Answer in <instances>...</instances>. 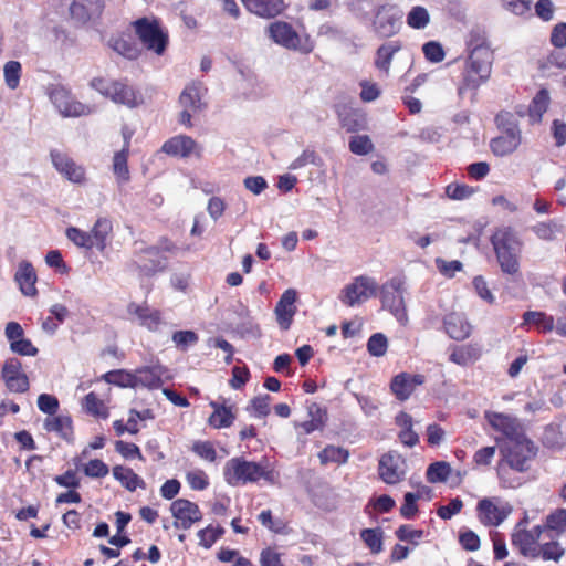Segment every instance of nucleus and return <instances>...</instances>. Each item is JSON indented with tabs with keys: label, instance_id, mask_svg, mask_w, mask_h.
Returning <instances> with one entry per match:
<instances>
[{
	"label": "nucleus",
	"instance_id": "nucleus-63",
	"mask_svg": "<svg viewBox=\"0 0 566 566\" xmlns=\"http://www.w3.org/2000/svg\"><path fill=\"white\" fill-rule=\"evenodd\" d=\"M10 349L21 356H35L39 349L28 338H20L15 342H11Z\"/></svg>",
	"mask_w": 566,
	"mask_h": 566
},
{
	"label": "nucleus",
	"instance_id": "nucleus-20",
	"mask_svg": "<svg viewBox=\"0 0 566 566\" xmlns=\"http://www.w3.org/2000/svg\"><path fill=\"white\" fill-rule=\"evenodd\" d=\"M467 56L494 61V51L484 29L473 28L465 39Z\"/></svg>",
	"mask_w": 566,
	"mask_h": 566
},
{
	"label": "nucleus",
	"instance_id": "nucleus-19",
	"mask_svg": "<svg viewBox=\"0 0 566 566\" xmlns=\"http://www.w3.org/2000/svg\"><path fill=\"white\" fill-rule=\"evenodd\" d=\"M426 377L421 374L399 373L390 381V391L399 401L408 400L416 388L423 385Z\"/></svg>",
	"mask_w": 566,
	"mask_h": 566
},
{
	"label": "nucleus",
	"instance_id": "nucleus-5",
	"mask_svg": "<svg viewBox=\"0 0 566 566\" xmlns=\"http://www.w3.org/2000/svg\"><path fill=\"white\" fill-rule=\"evenodd\" d=\"M91 86L114 103L129 108L138 107L144 103L143 95L124 81L95 77L91 81Z\"/></svg>",
	"mask_w": 566,
	"mask_h": 566
},
{
	"label": "nucleus",
	"instance_id": "nucleus-50",
	"mask_svg": "<svg viewBox=\"0 0 566 566\" xmlns=\"http://www.w3.org/2000/svg\"><path fill=\"white\" fill-rule=\"evenodd\" d=\"M191 451L207 462H216L218 458L214 444L209 440L195 441Z\"/></svg>",
	"mask_w": 566,
	"mask_h": 566
},
{
	"label": "nucleus",
	"instance_id": "nucleus-28",
	"mask_svg": "<svg viewBox=\"0 0 566 566\" xmlns=\"http://www.w3.org/2000/svg\"><path fill=\"white\" fill-rule=\"evenodd\" d=\"M209 406L213 409L208 418V424L213 429L231 427L237 418L234 406H226L219 401H210Z\"/></svg>",
	"mask_w": 566,
	"mask_h": 566
},
{
	"label": "nucleus",
	"instance_id": "nucleus-2",
	"mask_svg": "<svg viewBox=\"0 0 566 566\" xmlns=\"http://www.w3.org/2000/svg\"><path fill=\"white\" fill-rule=\"evenodd\" d=\"M490 242L502 273L512 277L521 275L524 243L518 232L510 226L499 227L491 234Z\"/></svg>",
	"mask_w": 566,
	"mask_h": 566
},
{
	"label": "nucleus",
	"instance_id": "nucleus-23",
	"mask_svg": "<svg viewBox=\"0 0 566 566\" xmlns=\"http://www.w3.org/2000/svg\"><path fill=\"white\" fill-rule=\"evenodd\" d=\"M104 10L103 0H73L70 4V15L80 24L99 17Z\"/></svg>",
	"mask_w": 566,
	"mask_h": 566
},
{
	"label": "nucleus",
	"instance_id": "nucleus-22",
	"mask_svg": "<svg viewBox=\"0 0 566 566\" xmlns=\"http://www.w3.org/2000/svg\"><path fill=\"white\" fill-rule=\"evenodd\" d=\"M160 150L171 157L187 158L195 154L201 156V149L197 142L187 135H177L167 139Z\"/></svg>",
	"mask_w": 566,
	"mask_h": 566
},
{
	"label": "nucleus",
	"instance_id": "nucleus-13",
	"mask_svg": "<svg viewBox=\"0 0 566 566\" xmlns=\"http://www.w3.org/2000/svg\"><path fill=\"white\" fill-rule=\"evenodd\" d=\"M381 303L394 316L402 321L407 317V311L403 301V281L394 277L381 287Z\"/></svg>",
	"mask_w": 566,
	"mask_h": 566
},
{
	"label": "nucleus",
	"instance_id": "nucleus-62",
	"mask_svg": "<svg viewBox=\"0 0 566 566\" xmlns=\"http://www.w3.org/2000/svg\"><path fill=\"white\" fill-rule=\"evenodd\" d=\"M395 534L399 541L410 542L413 545H418L419 539L423 537L422 530H415L407 524L400 525Z\"/></svg>",
	"mask_w": 566,
	"mask_h": 566
},
{
	"label": "nucleus",
	"instance_id": "nucleus-57",
	"mask_svg": "<svg viewBox=\"0 0 566 566\" xmlns=\"http://www.w3.org/2000/svg\"><path fill=\"white\" fill-rule=\"evenodd\" d=\"M186 481L190 489L195 491H202L209 486V478L206 472L200 469L187 472Z\"/></svg>",
	"mask_w": 566,
	"mask_h": 566
},
{
	"label": "nucleus",
	"instance_id": "nucleus-25",
	"mask_svg": "<svg viewBox=\"0 0 566 566\" xmlns=\"http://www.w3.org/2000/svg\"><path fill=\"white\" fill-rule=\"evenodd\" d=\"M486 419L493 429L502 432L510 441L524 436L521 432V426L517 419L512 416L501 412H490L486 413Z\"/></svg>",
	"mask_w": 566,
	"mask_h": 566
},
{
	"label": "nucleus",
	"instance_id": "nucleus-33",
	"mask_svg": "<svg viewBox=\"0 0 566 566\" xmlns=\"http://www.w3.org/2000/svg\"><path fill=\"white\" fill-rule=\"evenodd\" d=\"M401 49L402 44L400 41H390L381 44L376 51L375 67L388 75L394 55Z\"/></svg>",
	"mask_w": 566,
	"mask_h": 566
},
{
	"label": "nucleus",
	"instance_id": "nucleus-34",
	"mask_svg": "<svg viewBox=\"0 0 566 566\" xmlns=\"http://www.w3.org/2000/svg\"><path fill=\"white\" fill-rule=\"evenodd\" d=\"M202 85L200 83L188 84L179 96V103L182 108H189L192 113H197L205 107L201 101Z\"/></svg>",
	"mask_w": 566,
	"mask_h": 566
},
{
	"label": "nucleus",
	"instance_id": "nucleus-24",
	"mask_svg": "<svg viewBox=\"0 0 566 566\" xmlns=\"http://www.w3.org/2000/svg\"><path fill=\"white\" fill-rule=\"evenodd\" d=\"M296 291L293 289H287L286 291L283 292L279 302L275 305L274 312L276 315L277 324L284 331L290 328L293 317L296 313Z\"/></svg>",
	"mask_w": 566,
	"mask_h": 566
},
{
	"label": "nucleus",
	"instance_id": "nucleus-15",
	"mask_svg": "<svg viewBox=\"0 0 566 566\" xmlns=\"http://www.w3.org/2000/svg\"><path fill=\"white\" fill-rule=\"evenodd\" d=\"M1 378L10 392L24 394L30 389L29 377L22 369V363L15 357L4 361Z\"/></svg>",
	"mask_w": 566,
	"mask_h": 566
},
{
	"label": "nucleus",
	"instance_id": "nucleus-44",
	"mask_svg": "<svg viewBox=\"0 0 566 566\" xmlns=\"http://www.w3.org/2000/svg\"><path fill=\"white\" fill-rule=\"evenodd\" d=\"M549 105V94L545 88L539 90L528 106V116L534 122H541Z\"/></svg>",
	"mask_w": 566,
	"mask_h": 566
},
{
	"label": "nucleus",
	"instance_id": "nucleus-27",
	"mask_svg": "<svg viewBox=\"0 0 566 566\" xmlns=\"http://www.w3.org/2000/svg\"><path fill=\"white\" fill-rule=\"evenodd\" d=\"M476 511L480 522L485 526L500 525L510 513V510L497 506L490 499L479 501Z\"/></svg>",
	"mask_w": 566,
	"mask_h": 566
},
{
	"label": "nucleus",
	"instance_id": "nucleus-7",
	"mask_svg": "<svg viewBox=\"0 0 566 566\" xmlns=\"http://www.w3.org/2000/svg\"><path fill=\"white\" fill-rule=\"evenodd\" d=\"M132 25L147 50L155 52L157 55H161L166 51L169 36L157 18H139Z\"/></svg>",
	"mask_w": 566,
	"mask_h": 566
},
{
	"label": "nucleus",
	"instance_id": "nucleus-48",
	"mask_svg": "<svg viewBox=\"0 0 566 566\" xmlns=\"http://www.w3.org/2000/svg\"><path fill=\"white\" fill-rule=\"evenodd\" d=\"M451 472L449 463L438 461L431 463L426 472V478L430 483L444 482L448 480Z\"/></svg>",
	"mask_w": 566,
	"mask_h": 566
},
{
	"label": "nucleus",
	"instance_id": "nucleus-35",
	"mask_svg": "<svg viewBox=\"0 0 566 566\" xmlns=\"http://www.w3.org/2000/svg\"><path fill=\"white\" fill-rule=\"evenodd\" d=\"M482 349L478 344H465L461 346H454L449 356L450 361L467 366L480 359Z\"/></svg>",
	"mask_w": 566,
	"mask_h": 566
},
{
	"label": "nucleus",
	"instance_id": "nucleus-54",
	"mask_svg": "<svg viewBox=\"0 0 566 566\" xmlns=\"http://www.w3.org/2000/svg\"><path fill=\"white\" fill-rule=\"evenodd\" d=\"M387 348L388 339L382 333L373 334L367 342V350L374 357H382Z\"/></svg>",
	"mask_w": 566,
	"mask_h": 566
},
{
	"label": "nucleus",
	"instance_id": "nucleus-40",
	"mask_svg": "<svg viewBox=\"0 0 566 566\" xmlns=\"http://www.w3.org/2000/svg\"><path fill=\"white\" fill-rule=\"evenodd\" d=\"M82 407L86 413L95 418L106 419L109 416L108 407L94 391L84 397Z\"/></svg>",
	"mask_w": 566,
	"mask_h": 566
},
{
	"label": "nucleus",
	"instance_id": "nucleus-1",
	"mask_svg": "<svg viewBox=\"0 0 566 566\" xmlns=\"http://www.w3.org/2000/svg\"><path fill=\"white\" fill-rule=\"evenodd\" d=\"M223 478L231 486L254 484L261 480L274 484L279 472L266 458L255 462L247 460L244 457H234L226 462Z\"/></svg>",
	"mask_w": 566,
	"mask_h": 566
},
{
	"label": "nucleus",
	"instance_id": "nucleus-53",
	"mask_svg": "<svg viewBox=\"0 0 566 566\" xmlns=\"http://www.w3.org/2000/svg\"><path fill=\"white\" fill-rule=\"evenodd\" d=\"M349 150L358 156H365L374 150V144L367 135H356L349 139Z\"/></svg>",
	"mask_w": 566,
	"mask_h": 566
},
{
	"label": "nucleus",
	"instance_id": "nucleus-6",
	"mask_svg": "<svg viewBox=\"0 0 566 566\" xmlns=\"http://www.w3.org/2000/svg\"><path fill=\"white\" fill-rule=\"evenodd\" d=\"M269 36L279 45L310 54L314 51L315 43L308 34L301 36L286 21H275L268 27Z\"/></svg>",
	"mask_w": 566,
	"mask_h": 566
},
{
	"label": "nucleus",
	"instance_id": "nucleus-18",
	"mask_svg": "<svg viewBox=\"0 0 566 566\" xmlns=\"http://www.w3.org/2000/svg\"><path fill=\"white\" fill-rule=\"evenodd\" d=\"M50 157L54 168L69 181L84 184L86 180L85 168L78 165L72 157L60 150H51Z\"/></svg>",
	"mask_w": 566,
	"mask_h": 566
},
{
	"label": "nucleus",
	"instance_id": "nucleus-51",
	"mask_svg": "<svg viewBox=\"0 0 566 566\" xmlns=\"http://www.w3.org/2000/svg\"><path fill=\"white\" fill-rule=\"evenodd\" d=\"M430 15L424 7L416 6L407 14V24L412 29H423L428 25Z\"/></svg>",
	"mask_w": 566,
	"mask_h": 566
},
{
	"label": "nucleus",
	"instance_id": "nucleus-39",
	"mask_svg": "<svg viewBox=\"0 0 566 566\" xmlns=\"http://www.w3.org/2000/svg\"><path fill=\"white\" fill-rule=\"evenodd\" d=\"M339 122L343 128L348 133H356L365 128V115L353 108H344L338 113Z\"/></svg>",
	"mask_w": 566,
	"mask_h": 566
},
{
	"label": "nucleus",
	"instance_id": "nucleus-11",
	"mask_svg": "<svg viewBox=\"0 0 566 566\" xmlns=\"http://www.w3.org/2000/svg\"><path fill=\"white\" fill-rule=\"evenodd\" d=\"M376 293L377 283L368 276L360 275L342 290L339 300L352 307L375 296Z\"/></svg>",
	"mask_w": 566,
	"mask_h": 566
},
{
	"label": "nucleus",
	"instance_id": "nucleus-26",
	"mask_svg": "<svg viewBox=\"0 0 566 566\" xmlns=\"http://www.w3.org/2000/svg\"><path fill=\"white\" fill-rule=\"evenodd\" d=\"M243 6L249 12L264 19L275 18L287 8L284 0H245Z\"/></svg>",
	"mask_w": 566,
	"mask_h": 566
},
{
	"label": "nucleus",
	"instance_id": "nucleus-3",
	"mask_svg": "<svg viewBox=\"0 0 566 566\" xmlns=\"http://www.w3.org/2000/svg\"><path fill=\"white\" fill-rule=\"evenodd\" d=\"M113 221L107 217H99L90 231L76 227H69L65 231L66 238L77 248L92 250L95 248L103 253L113 238Z\"/></svg>",
	"mask_w": 566,
	"mask_h": 566
},
{
	"label": "nucleus",
	"instance_id": "nucleus-29",
	"mask_svg": "<svg viewBox=\"0 0 566 566\" xmlns=\"http://www.w3.org/2000/svg\"><path fill=\"white\" fill-rule=\"evenodd\" d=\"M14 280L18 283L22 294L27 296H35L38 294V290L35 287L38 276L34 266L30 262H20L14 274Z\"/></svg>",
	"mask_w": 566,
	"mask_h": 566
},
{
	"label": "nucleus",
	"instance_id": "nucleus-16",
	"mask_svg": "<svg viewBox=\"0 0 566 566\" xmlns=\"http://www.w3.org/2000/svg\"><path fill=\"white\" fill-rule=\"evenodd\" d=\"M127 313L137 319L139 326L153 333L159 332L161 326L166 324L163 312L150 307L147 301L143 303L130 302L127 305Z\"/></svg>",
	"mask_w": 566,
	"mask_h": 566
},
{
	"label": "nucleus",
	"instance_id": "nucleus-59",
	"mask_svg": "<svg viewBox=\"0 0 566 566\" xmlns=\"http://www.w3.org/2000/svg\"><path fill=\"white\" fill-rule=\"evenodd\" d=\"M83 472L90 478H104L109 473V468L104 461L93 459L83 467Z\"/></svg>",
	"mask_w": 566,
	"mask_h": 566
},
{
	"label": "nucleus",
	"instance_id": "nucleus-30",
	"mask_svg": "<svg viewBox=\"0 0 566 566\" xmlns=\"http://www.w3.org/2000/svg\"><path fill=\"white\" fill-rule=\"evenodd\" d=\"M446 333L454 340H463L471 335V325L458 313H450L443 319Z\"/></svg>",
	"mask_w": 566,
	"mask_h": 566
},
{
	"label": "nucleus",
	"instance_id": "nucleus-10",
	"mask_svg": "<svg viewBox=\"0 0 566 566\" xmlns=\"http://www.w3.org/2000/svg\"><path fill=\"white\" fill-rule=\"evenodd\" d=\"M402 14L394 4H380L374 11L373 30L380 38H390L399 32Z\"/></svg>",
	"mask_w": 566,
	"mask_h": 566
},
{
	"label": "nucleus",
	"instance_id": "nucleus-45",
	"mask_svg": "<svg viewBox=\"0 0 566 566\" xmlns=\"http://www.w3.org/2000/svg\"><path fill=\"white\" fill-rule=\"evenodd\" d=\"M535 554L536 558H542L545 562L553 560L557 563L564 557L565 548L558 541H554L552 538L549 542L539 544Z\"/></svg>",
	"mask_w": 566,
	"mask_h": 566
},
{
	"label": "nucleus",
	"instance_id": "nucleus-38",
	"mask_svg": "<svg viewBox=\"0 0 566 566\" xmlns=\"http://www.w3.org/2000/svg\"><path fill=\"white\" fill-rule=\"evenodd\" d=\"M113 476L120 482V484L130 492L137 490V488L145 489V481L134 472L133 469L123 465H115L113 468Z\"/></svg>",
	"mask_w": 566,
	"mask_h": 566
},
{
	"label": "nucleus",
	"instance_id": "nucleus-17",
	"mask_svg": "<svg viewBox=\"0 0 566 566\" xmlns=\"http://www.w3.org/2000/svg\"><path fill=\"white\" fill-rule=\"evenodd\" d=\"M170 512L175 518L176 528L189 530L196 522L201 521L202 513L195 502L187 499H177L170 504Z\"/></svg>",
	"mask_w": 566,
	"mask_h": 566
},
{
	"label": "nucleus",
	"instance_id": "nucleus-42",
	"mask_svg": "<svg viewBox=\"0 0 566 566\" xmlns=\"http://www.w3.org/2000/svg\"><path fill=\"white\" fill-rule=\"evenodd\" d=\"M349 458V451L342 447L333 444L326 446L318 453L321 464L326 465L328 463H336L338 465L347 463Z\"/></svg>",
	"mask_w": 566,
	"mask_h": 566
},
{
	"label": "nucleus",
	"instance_id": "nucleus-4",
	"mask_svg": "<svg viewBox=\"0 0 566 566\" xmlns=\"http://www.w3.org/2000/svg\"><path fill=\"white\" fill-rule=\"evenodd\" d=\"M493 62L492 60L465 57L457 82L459 97L463 98L469 92L475 93L490 80Z\"/></svg>",
	"mask_w": 566,
	"mask_h": 566
},
{
	"label": "nucleus",
	"instance_id": "nucleus-52",
	"mask_svg": "<svg viewBox=\"0 0 566 566\" xmlns=\"http://www.w3.org/2000/svg\"><path fill=\"white\" fill-rule=\"evenodd\" d=\"M360 537L371 553L378 554L382 551V532L379 528H365Z\"/></svg>",
	"mask_w": 566,
	"mask_h": 566
},
{
	"label": "nucleus",
	"instance_id": "nucleus-31",
	"mask_svg": "<svg viewBox=\"0 0 566 566\" xmlns=\"http://www.w3.org/2000/svg\"><path fill=\"white\" fill-rule=\"evenodd\" d=\"M48 432H55L63 440L71 442L74 439L73 421L70 416L54 415L48 417L43 423Z\"/></svg>",
	"mask_w": 566,
	"mask_h": 566
},
{
	"label": "nucleus",
	"instance_id": "nucleus-14",
	"mask_svg": "<svg viewBox=\"0 0 566 566\" xmlns=\"http://www.w3.org/2000/svg\"><path fill=\"white\" fill-rule=\"evenodd\" d=\"M523 522H520L511 535L512 545L518 549L524 557L536 558V551L539 546L541 535L544 533L541 525H535L531 530L521 528Z\"/></svg>",
	"mask_w": 566,
	"mask_h": 566
},
{
	"label": "nucleus",
	"instance_id": "nucleus-21",
	"mask_svg": "<svg viewBox=\"0 0 566 566\" xmlns=\"http://www.w3.org/2000/svg\"><path fill=\"white\" fill-rule=\"evenodd\" d=\"M136 262L138 271L145 276H153L158 272H163L167 268V258L160 253V249L156 247H147L138 253Z\"/></svg>",
	"mask_w": 566,
	"mask_h": 566
},
{
	"label": "nucleus",
	"instance_id": "nucleus-41",
	"mask_svg": "<svg viewBox=\"0 0 566 566\" xmlns=\"http://www.w3.org/2000/svg\"><path fill=\"white\" fill-rule=\"evenodd\" d=\"M137 387L157 389L163 385L160 373L155 367H142L135 370Z\"/></svg>",
	"mask_w": 566,
	"mask_h": 566
},
{
	"label": "nucleus",
	"instance_id": "nucleus-8",
	"mask_svg": "<svg viewBox=\"0 0 566 566\" xmlns=\"http://www.w3.org/2000/svg\"><path fill=\"white\" fill-rule=\"evenodd\" d=\"M512 114L502 112L496 115L497 126L502 134L490 142V148L495 156H506L517 149L521 144V132L516 123L512 122Z\"/></svg>",
	"mask_w": 566,
	"mask_h": 566
},
{
	"label": "nucleus",
	"instance_id": "nucleus-64",
	"mask_svg": "<svg viewBox=\"0 0 566 566\" xmlns=\"http://www.w3.org/2000/svg\"><path fill=\"white\" fill-rule=\"evenodd\" d=\"M38 408L42 412L48 413L49 417H52L56 413L59 409V400L55 396L49 394H41L38 397Z\"/></svg>",
	"mask_w": 566,
	"mask_h": 566
},
{
	"label": "nucleus",
	"instance_id": "nucleus-55",
	"mask_svg": "<svg viewBox=\"0 0 566 566\" xmlns=\"http://www.w3.org/2000/svg\"><path fill=\"white\" fill-rule=\"evenodd\" d=\"M224 530L221 526L209 525L198 532L199 544L205 548H210L223 535Z\"/></svg>",
	"mask_w": 566,
	"mask_h": 566
},
{
	"label": "nucleus",
	"instance_id": "nucleus-61",
	"mask_svg": "<svg viewBox=\"0 0 566 566\" xmlns=\"http://www.w3.org/2000/svg\"><path fill=\"white\" fill-rule=\"evenodd\" d=\"M474 190L472 187L465 184L452 182L446 187V193L450 199L464 200L473 195Z\"/></svg>",
	"mask_w": 566,
	"mask_h": 566
},
{
	"label": "nucleus",
	"instance_id": "nucleus-9",
	"mask_svg": "<svg viewBox=\"0 0 566 566\" xmlns=\"http://www.w3.org/2000/svg\"><path fill=\"white\" fill-rule=\"evenodd\" d=\"M501 453L511 469L517 472H526L530 469V461L536 454V450L533 442L523 436L509 441L501 448Z\"/></svg>",
	"mask_w": 566,
	"mask_h": 566
},
{
	"label": "nucleus",
	"instance_id": "nucleus-32",
	"mask_svg": "<svg viewBox=\"0 0 566 566\" xmlns=\"http://www.w3.org/2000/svg\"><path fill=\"white\" fill-rule=\"evenodd\" d=\"M521 327L533 325L539 334H548L554 331L555 318L542 311H526L522 316Z\"/></svg>",
	"mask_w": 566,
	"mask_h": 566
},
{
	"label": "nucleus",
	"instance_id": "nucleus-60",
	"mask_svg": "<svg viewBox=\"0 0 566 566\" xmlns=\"http://www.w3.org/2000/svg\"><path fill=\"white\" fill-rule=\"evenodd\" d=\"M115 450L125 459L144 460L139 447L133 442H125L123 440H118L115 442Z\"/></svg>",
	"mask_w": 566,
	"mask_h": 566
},
{
	"label": "nucleus",
	"instance_id": "nucleus-58",
	"mask_svg": "<svg viewBox=\"0 0 566 566\" xmlns=\"http://www.w3.org/2000/svg\"><path fill=\"white\" fill-rule=\"evenodd\" d=\"M422 52L424 57L431 63H440L446 57L442 45L437 41H429L423 44Z\"/></svg>",
	"mask_w": 566,
	"mask_h": 566
},
{
	"label": "nucleus",
	"instance_id": "nucleus-56",
	"mask_svg": "<svg viewBox=\"0 0 566 566\" xmlns=\"http://www.w3.org/2000/svg\"><path fill=\"white\" fill-rule=\"evenodd\" d=\"M171 339L178 349L186 352L188 347L198 343L199 336L193 331H177L172 334Z\"/></svg>",
	"mask_w": 566,
	"mask_h": 566
},
{
	"label": "nucleus",
	"instance_id": "nucleus-37",
	"mask_svg": "<svg viewBox=\"0 0 566 566\" xmlns=\"http://www.w3.org/2000/svg\"><path fill=\"white\" fill-rule=\"evenodd\" d=\"M380 479L387 484H396L402 480V472L398 470L397 461L390 453L381 455L378 464Z\"/></svg>",
	"mask_w": 566,
	"mask_h": 566
},
{
	"label": "nucleus",
	"instance_id": "nucleus-36",
	"mask_svg": "<svg viewBox=\"0 0 566 566\" xmlns=\"http://www.w3.org/2000/svg\"><path fill=\"white\" fill-rule=\"evenodd\" d=\"M541 527L549 538L564 534L566 532V509H556L551 512Z\"/></svg>",
	"mask_w": 566,
	"mask_h": 566
},
{
	"label": "nucleus",
	"instance_id": "nucleus-47",
	"mask_svg": "<svg viewBox=\"0 0 566 566\" xmlns=\"http://www.w3.org/2000/svg\"><path fill=\"white\" fill-rule=\"evenodd\" d=\"M430 489L422 486L417 493L407 492L403 497V503L400 507V515L407 520H411L418 513L417 501L426 493H430Z\"/></svg>",
	"mask_w": 566,
	"mask_h": 566
},
{
	"label": "nucleus",
	"instance_id": "nucleus-46",
	"mask_svg": "<svg viewBox=\"0 0 566 566\" xmlns=\"http://www.w3.org/2000/svg\"><path fill=\"white\" fill-rule=\"evenodd\" d=\"M103 379L112 385L122 387V388H136L137 382L135 378V373L127 371L124 369H116L107 371L103 375Z\"/></svg>",
	"mask_w": 566,
	"mask_h": 566
},
{
	"label": "nucleus",
	"instance_id": "nucleus-12",
	"mask_svg": "<svg viewBox=\"0 0 566 566\" xmlns=\"http://www.w3.org/2000/svg\"><path fill=\"white\" fill-rule=\"evenodd\" d=\"M50 99L63 116L78 117L92 112L90 106L76 101L72 93L61 85L51 90Z\"/></svg>",
	"mask_w": 566,
	"mask_h": 566
},
{
	"label": "nucleus",
	"instance_id": "nucleus-43",
	"mask_svg": "<svg viewBox=\"0 0 566 566\" xmlns=\"http://www.w3.org/2000/svg\"><path fill=\"white\" fill-rule=\"evenodd\" d=\"M128 156L129 150L127 149H120L119 151H116L113 156L112 169L116 180L119 184H125L130 179L128 168Z\"/></svg>",
	"mask_w": 566,
	"mask_h": 566
},
{
	"label": "nucleus",
	"instance_id": "nucleus-49",
	"mask_svg": "<svg viewBox=\"0 0 566 566\" xmlns=\"http://www.w3.org/2000/svg\"><path fill=\"white\" fill-rule=\"evenodd\" d=\"M22 75V66L18 61H9L3 66V76L6 85L15 90L20 84V78Z\"/></svg>",
	"mask_w": 566,
	"mask_h": 566
}]
</instances>
